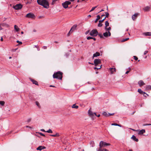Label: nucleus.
<instances>
[{
    "instance_id": "nucleus-1",
    "label": "nucleus",
    "mask_w": 151,
    "mask_h": 151,
    "mask_svg": "<svg viewBox=\"0 0 151 151\" xmlns=\"http://www.w3.org/2000/svg\"><path fill=\"white\" fill-rule=\"evenodd\" d=\"M37 2L39 4L45 8L47 9L49 7V3L47 0H37Z\"/></svg>"
},
{
    "instance_id": "nucleus-2",
    "label": "nucleus",
    "mask_w": 151,
    "mask_h": 151,
    "mask_svg": "<svg viewBox=\"0 0 151 151\" xmlns=\"http://www.w3.org/2000/svg\"><path fill=\"white\" fill-rule=\"evenodd\" d=\"M63 77V73L60 71L55 72L53 75V77L54 78H57L62 80Z\"/></svg>"
},
{
    "instance_id": "nucleus-3",
    "label": "nucleus",
    "mask_w": 151,
    "mask_h": 151,
    "mask_svg": "<svg viewBox=\"0 0 151 151\" xmlns=\"http://www.w3.org/2000/svg\"><path fill=\"white\" fill-rule=\"evenodd\" d=\"M98 32L96 29H94L91 30L90 33V35L91 36L95 37L98 34Z\"/></svg>"
},
{
    "instance_id": "nucleus-4",
    "label": "nucleus",
    "mask_w": 151,
    "mask_h": 151,
    "mask_svg": "<svg viewBox=\"0 0 151 151\" xmlns=\"http://www.w3.org/2000/svg\"><path fill=\"white\" fill-rule=\"evenodd\" d=\"M25 17L28 18L32 19H35V14L32 13H30L27 14Z\"/></svg>"
},
{
    "instance_id": "nucleus-5",
    "label": "nucleus",
    "mask_w": 151,
    "mask_h": 151,
    "mask_svg": "<svg viewBox=\"0 0 151 151\" xmlns=\"http://www.w3.org/2000/svg\"><path fill=\"white\" fill-rule=\"evenodd\" d=\"M70 2L68 1H66L62 4V5L63 7L65 9L67 8L68 7V5L71 4Z\"/></svg>"
},
{
    "instance_id": "nucleus-6",
    "label": "nucleus",
    "mask_w": 151,
    "mask_h": 151,
    "mask_svg": "<svg viewBox=\"0 0 151 151\" xmlns=\"http://www.w3.org/2000/svg\"><path fill=\"white\" fill-rule=\"evenodd\" d=\"M110 144L104 142L103 141H101L99 143V147L100 148H101L102 147H105L106 146H109Z\"/></svg>"
},
{
    "instance_id": "nucleus-7",
    "label": "nucleus",
    "mask_w": 151,
    "mask_h": 151,
    "mask_svg": "<svg viewBox=\"0 0 151 151\" xmlns=\"http://www.w3.org/2000/svg\"><path fill=\"white\" fill-rule=\"evenodd\" d=\"M94 64L95 66H97L99 64L101 63V60L99 59H95L94 61Z\"/></svg>"
},
{
    "instance_id": "nucleus-8",
    "label": "nucleus",
    "mask_w": 151,
    "mask_h": 151,
    "mask_svg": "<svg viewBox=\"0 0 151 151\" xmlns=\"http://www.w3.org/2000/svg\"><path fill=\"white\" fill-rule=\"evenodd\" d=\"M22 7V5L21 4H16L14 7V8L16 10H18L21 9Z\"/></svg>"
},
{
    "instance_id": "nucleus-9",
    "label": "nucleus",
    "mask_w": 151,
    "mask_h": 151,
    "mask_svg": "<svg viewBox=\"0 0 151 151\" xmlns=\"http://www.w3.org/2000/svg\"><path fill=\"white\" fill-rule=\"evenodd\" d=\"M77 25H73L71 27L69 33H68V35L70 32H72L74 30H75L77 27Z\"/></svg>"
},
{
    "instance_id": "nucleus-10",
    "label": "nucleus",
    "mask_w": 151,
    "mask_h": 151,
    "mask_svg": "<svg viewBox=\"0 0 151 151\" xmlns=\"http://www.w3.org/2000/svg\"><path fill=\"white\" fill-rule=\"evenodd\" d=\"M111 33L109 31H108V32H106L103 33V35L104 37H107L109 36H111Z\"/></svg>"
},
{
    "instance_id": "nucleus-11",
    "label": "nucleus",
    "mask_w": 151,
    "mask_h": 151,
    "mask_svg": "<svg viewBox=\"0 0 151 151\" xmlns=\"http://www.w3.org/2000/svg\"><path fill=\"white\" fill-rule=\"evenodd\" d=\"M138 92L141 94H143L144 96L146 97V95H145V94H146L147 96H148V95L146 94L145 92L142 91L141 89H138Z\"/></svg>"
},
{
    "instance_id": "nucleus-12",
    "label": "nucleus",
    "mask_w": 151,
    "mask_h": 151,
    "mask_svg": "<svg viewBox=\"0 0 151 151\" xmlns=\"http://www.w3.org/2000/svg\"><path fill=\"white\" fill-rule=\"evenodd\" d=\"M138 132V134H142L145 132V129H142V130H137Z\"/></svg>"
},
{
    "instance_id": "nucleus-13",
    "label": "nucleus",
    "mask_w": 151,
    "mask_h": 151,
    "mask_svg": "<svg viewBox=\"0 0 151 151\" xmlns=\"http://www.w3.org/2000/svg\"><path fill=\"white\" fill-rule=\"evenodd\" d=\"M138 84L140 87H141L143 85H145V84L142 80H140L138 82Z\"/></svg>"
},
{
    "instance_id": "nucleus-14",
    "label": "nucleus",
    "mask_w": 151,
    "mask_h": 151,
    "mask_svg": "<svg viewBox=\"0 0 151 151\" xmlns=\"http://www.w3.org/2000/svg\"><path fill=\"white\" fill-rule=\"evenodd\" d=\"M46 148V147L44 146H40L37 148V150H39L41 151L42 150L45 149Z\"/></svg>"
},
{
    "instance_id": "nucleus-15",
    "label": "nucleus",
    "mask_w": 151,
    "mask_h": 151,
    "mask_svg": "<svg viewBox=\"0 0 151 151\" xmlns=\"http://www.w3.org/2000/svg\"><path fill=\"white\" fill-rule=\"evenodd\" d=\"M138 14L136 13L132 15V19L134 21L135 20L137 17Z\"/></svg>"
},
{
    "instance_id": "nucleus-16",
    "label": "nucleus",
    "mask_w": 151,
    "mask_h": 151,
    "mask_svg": "<svg viewBox=\"0 0 151 151\" xmlns=\"http://www.w3.org/2000/svg\"><path fill=\"white\" fill-rule=\"evenodd\" d=\"M30 81L32 82V83L34 84H35V85H38V83L37 82L32 78L30 79Z\"/></svg>"
},
{
    "instance_id": "nucleus-17",
    "label": "nucleus",
    "mask_w": 151,
    "mask_h": 151,
    "mask_svg": "<svg viewBox=\"0 0 151 151\" xmlns=\"http://www.w3.org/2000/svg\"><path fill=\"white\" fill-rule=\"evenodd\" d=\"M109 71L111 74H113L114 72H115L116 71V68H110L109 69Z\"/></svg>"
},
{
    "instance_id": "nucleus-18",
    "label": "nucleus",
    "mask_w": 151,
    "mask_h": 151,
    "mask_svg": "<svg viewBox=\"0 0 151 151\" xmlns=\"http://www.w3.org/2000/svg\"><path fill=\"white\" fill-rule=\"evenodd\" d=\"M143 35L146 36H151V33L150 32H145L143 33Z\"/></svg>"
},
{
    "instance_id": "nucleus-19",
    "label": "nucleus",
    "mask_w": 151,
    "mask_h": 151,
    "mask_svg": "<svg viewBox=\"0 0 151 151\" xmlns=\"http://www.w3.org/2000/svg\"><path fill=\"white\" fill-rule=\"evenodd\" d=\"M100 54L99 52H96L95 53L93 54V58L94 57H97L100 55Z\"/></svg>"
},
{
    "instance_id": "nucleus-20",
    "label": "nucleus",
    "mask_w": 151,
    "mask_h": 151,
    "mask_svg": "<svg viewBox=\"0 0 151 151\" xmlns=\"http://www.w3.org/2000/svg\"><path fill=\"white\" fill-rule=\"evenodd\" d=\"M150 7L147 6L144 8V10L145 12H147L150 10Z\"/></svg>"
},
{
    "instance_id": "nucleus-21",
    "label": "nucleus",
    "mask_w": 151,
    "mask_h": 151,
    "mask_svg": "<svg viewBox=\"0 0 151 151\" xmlns=\"http://www.w3.org/2000/svg\"><path fill=\"white\" fill-rule=\"evenodd\" d=\"M131 138L134 141L136 142H137L138 141V139L137 138H136V137L134 135H133L132 137Z\"/></svg>"
},
{
    "instance_id": "nucleus-22",
    "label": "nucleus",
    "mask_w": 151,
    "mask_h": 151,
    "mask_svg": "<svg viewBox=\"0 0 151 151\" xmlns=\"http://www.w3.org/2000/svg\"><path fill=\"white\" fill-rule=\"evenodd\" d=\"M50 136L53 137H58L60 136L59 133H57L55 134H51L50 135Z\"/></svg>"
},
{
    "instance_id": "nucleus-23",
    "label": "nucleus",
    "mask_w": 151,
    "mask_h": 151,
    "mask_svg": "<svg viewBox=\"0 0 151 151\" xmlns=\"http://www.w3.org/2000/svg\"><path fill=\"white\" fill-rule=\"evenodd\" d=\"M14 29L17 32H18L19 30V28L16 25L14 26Z\"/></svg>"
},
{
    "instance_id": "nucleus-24",
    "label": "nucleus",
    "mask_w": 151,
    "mask_h": 151,
    "mask_svg": "<svg viewBox=\"0 0 151 151\" xmlns=\"http://www.w3.org/2000/svg\"><path fill=\"white\" fill-rule=\"evenodd\" d=\"M1 26L3 27H8L9 26L8 24L6 23H3L1 24Z\"/></svg>"
},
{
    "instance_id": "nucleus-25",
    "label": "nucleus",
    "mask_w": 151,
    "mask_h": 151,
    "mask_svg": "<svg viewBox=\"0 0 151 151\" xmlns=\"http://www.w3.org/2000/svg\"><path fill=\"white\" fill-rule=\"evenodd\" d=\"M88 114L90 116H93V113L90 110L88 111Z\"/></svg>"
},
{
    "instance_id": "nucleus-26",
    "label": "nucleus",
    "mask_w": 151,
    "mask_h": 151,
    "mask_svg": "<svg viewBox=\"0 0 151 151\" xmlns=\"http://www.w3.org/2000/svg\"><path fill=\"white\" fill-rule=\"evenodd\" d=\"M109 23L108 21H106L105 22V27H107L108 26H109Z\"/></svg>"
},
{
    "instance_id": "nucleus-27",
    "label": "nucleus",
    "mask_w": 151,
    "mask_h": 151,
    "mask_svg": "<svg viewBox=\"0 0 151 151\" xmlns=\"http://www.w3.org/2000/svg\"><path fill=\"white\" fill-rule=\"evenodd\" d=\"M58 0H53L52 2V4L54 5L56 3V2L58 1Z\"/></svg>"
},
{
    "instance_id": "nucleus-28",
    "label": "nucleus",
    "mask_w": 151,
    "mask_h": 151,
    "mask_svg": "<svg viewBox=\"0 0 151 151\" xmlns=\"http://www.w3.org/2000/svg\"><path fill=\"white\" fill-rule=\"evenodd\" d=\"M102 114L103 115H104V116H108V114L106 112H105V111L104 112L102 113Z\"/></svg>"
},
{
    "instance_id": "nucleus-29",
    "label": "nucleus",
    "mask_w": 151,
    "mask_h": 151,
    "mask_svg": "<svg viewBox=\"0 0 151 151\" xmlns=\"http://www.w3.org/2000/svg\"><path fill=\"white\" fill-rule=\"evenodd\" d=\"M78 106L76 105L75 104H73L72 106V108H75V109H77L78 108Z\"/></svg>"
},
{
    "instance_id": "nucleus-30",
    "label": "nucleus",
    "mask_w": 151,
    "mask_h": 151,
    "mask_svg": "<svg viewBox=\"0 0 151 151\" xmlns=\"http://www.w3.org/2000/svg\"><path fill=\"white\" fill-rule=\"evenodd\" d=\"M98 151H108L106 149H102L101 148H99V149L98 150Z\"/></svg>"
},
{
    "instance_id": "nucleus-31",
    "label": "nucleus",
    "mask_w": 151,
    "mask_h": 151,
    "mask_svg": "<svg viewBox=\"0 0 151 151\" xmlns=\"http://www.w3.org/2000/svg\"><path fill=\"white\" fill-rule=\"evenodd\" d=\"M97 67H95L94 68V69H100L101 67V65L100 66V65H99V66H96Z\"/></svg>"
},
{
    "instance_id": "nucleus-32",
    "label": "nucleus",
    "mask_w": 151,
    "mask_h": 151,
    "mask_svg": "<svg viewBox=\"0 0 151 151\" xmlns=\"http://www.w3.org/2000/svg\"><path fill=\"white\" fill-rule=\"evenodd\" d=\"M111 125H114V126H119L120 127H121V125H119V124H118L116 123H112L111 124Z\"/></svg>"
},
{
    "instance_id": "nucleus-33",
    "label": "nucleus",
    "mask_w": 151,
    "mask_h": 151,
    "mask_svg": "<svg viewBox=\"0 0 151 151\" xmlns=\"http://www.w3.org/2000/svg\"><path fill=\"white\" fill-rule=\"evenodd\" d=\"M5 104L4 101H0V104L2 106H3Z\"/></svg>"
},
{
    "instance_id": "nucleus-34",
    "label": "nucleus",
    "mask_w": 151,
    "mask_h": 151,
    "mask_svg": "<svg viewBox=\"0 0 151 151\" xmlns=\"http://www.w3.org/2000/svg\"><path fill=\"white\" fill-rule=\"evenodd\" d=\"M105 29L106 30V31H108L111 30V27H109L108 28L106 27H105Z\"/></svg>"
},
{
    "instance_id": "nucleus-35",
    "label": "nucleus",
    "mask_w": 151,
    "mask_h": 151,
    "mask_svg": "<svg viewBox=\"0 0 151 151\" xmlns=\"http://www.w3.org/2000/svg\"><path fill=\"white\" fill-rule=\"evenodd\" d=\"M46 132L48 133H52V131L51 129H49L48 130L46 131Z\"/></svg>"
},
{
    "instance_id": "nucleus-36",
    "label": "nucleus",
    "mask_w": 151,
    "mask_h": 151,
    "mask_svg": "<svg viewBox=\"0 0 151 151\" xmlns=\"http://www.w3.org/2000/svg\"><path fill=\"white\" fill-rule=\"evenodd\" d=\"M129 39V38H126L125 39H123L122 40V42H124L125 41H126L128 40Z\"/></svg>"
},
{
    "instance_id": "nucleus-37",
    "label": "nucleus",
    "mask_w": 151,
    "mask_h": 151,
    "mask_svg": "<svg viewBox=\"0 0 151 151\" xmlns=\"http://www.w3.org/2000/svg\"><path fill=\"white\" fill-rule=\"evenodd\" d=\"M105 13L106 14V17L105 18H106V17H108L109 15V13L107 12H105Z\"/></svg>"
},
{
    "instance_id": "nucleus-38",
    "label": "nucleus",
    "mask_w": 151,
    "mask_h": 151,
    "mask_svg": "<svg viewBox=\"0 0 151 151\" xmlns=\"http://www.w3.org/2000/svg\"><path fill=\"white\" fill-rule=\"evenodd\" d=\"M98 35L101 38H103L102 35L101 34H98Z\"/></svg>"
},
{
    "instance_id": "nucleus-39",
    "label": "nucleus",
    "mask_w": 151,
    "mask_h": 151,
    "mask_svg": "<svg viewBox=\"0 0 151 151\" xmlns=\"http://www.w3.org/2000/svg\"><path fill=\"white\" fill-rule=\"evenodd\" d=\"M97 6H96L92 8L90 10V12H91L94 10L95 8H96Z\"/></svg>"
},
{
    "instance_id": "nucleus-40",
    "label": "nucleus",
    "mask_w": 151,
    "mask_h": 151,
    "mask_svg": "<svg viewBox=\"0 0 151 151\" xmlns=\"http://www.w3.org/2000/svg\"><path fill=\"white\" fill-rule=\"evenodd\" d=\"M102 26V24L101 23V22H99V23L98 24V26L99 27H101Z\"/></svg>"
},
{
    "instance_id": "nucleus-41",
    "label": "nucleus",
    "mask_w": 151,
    "mask_h": 151,
    "mask_svg": "<svg viewBox=\"0 0 151 151\" xmlns=\"http://www.w3.org/2000/svg\"><path fill=\"white\" fill-rule=\"evenodd\" d=\"M36 104L38 107H40V105H39V102L38 101H36Z\"/></svg>"
},
{
    "instance_id": "nucleus-42",
    "label": "nucleus",
    "mask_w": 151,
    "mask_h": 151,
    "mask_svg": "<svg viewBox=\"0 0 151 151\" xmlns=\"http://www.w3.org/2000/svg\"><path fill=\"white\" fill-rule=\"evenodd\" d=\"M133 57H134V59L135 60H138V58L137 57H136V56H133Z\"/></svg>"
},
{
    "instance_id": "nucleus-43",
    "label": "nucleus",
    "mask_w": 151,
    "mask_h": 151,
    "mask_svg": "<svg viewBox=\"0 0 151 151\" xmlns=\"http://www.w3.org/2000/svg\"><path fill=\"white\" fill-rule=\"evenodd\" d=\"M17 42L19 44V45H21L22 44V42H21L19 41V40H17Z\"/></svg>"
},
{
    "instance_id": "nucleus-44",
    "label": "nucleus",
    "mask_w": 151,
    "mask_h": 151,
    "mask_svg": "<svg viewBox=\"0 0 151 151\" xmlns=\"http://www.w3.org/2000/svg\"><path fill=\"white\" fill-rule=\"evenodd\" d=\"M93 38V37H87V40H89L91 39H92Z\"/></svg>"
},
{
    "instance_id": "nucleus-45",
    "label": "nucleus",
    "mask_w": 151,
    "mask_h": 151,
    "mask_svg": "<svg viewBox=\"0 0 151 151\" xmlns=\"http://www.w3.org/2000/svg\"><path fill=\"white\" fill-rule=\"evenodd\" d=\"M100 18H101V17L99 15H98L97 16V19L99 20V19H100Z\"/></svg>"
},
{
    "instance_id": "nucleus-46",
    "label": "nucleus",
    "mask_w": 151,
    "mask_h": 151,
    "mask_svg": "<svg viewBox=\"0 0 151 151\" xmlns=\"http://www.w3.org/2000/svg\"><path fill=\"white\" fill-rule=\"evenodd\" d=\"M39 134L40 135H41V136H45V134H43V133H41V132H40V133H39Z\"/></svg>"
},
{
    "instance_id": "nucleus-47",
    "label": "nucleus",
    "mask_w": 151,
    "mask_h": 151,
    "mask_svg": "<svg viewBox=\"0 0 151 151\" xmlns=\"http://www.w3.org/2000/svg\"><path fill=\"white\" fill-rule=\"evenodd\" d=\"M31 118L28 119L27 120V122H29L31 121Z\"/></svg>"
},
{
    "instance_id": "nucleus-48",
    "label": "nucleus",
    "mask_w": 151,
    "mask_h": 151,
    "mask_svg": "<svg viewBox=\"0 0 151 151\" xmlns=\"http://www.w3.org/2000/svg\"><path fill=\"white\" fill-rule=\"evenodd\" d=\"M105 19V18H104L102 20H99V22H101V23L103 22L104 21V20Z\"/></svg>"
},
{
    "instance_id": "nucleus-49",
    "label": "nucleus",
    "mask_w": 151,
    "mask_h": 151,
    "mask_svg": "<svg viewBox=\"0 0 151 151\" xmlns=\"http://www.w3.org/2000/svg\"><path fill=\"white\" fill-rule=\"evenodd\" d=\"M114 113H112V114H110V113H109V114H108V116H112V115H113L114 114Z\"/></svg>"
},
{
    "instance_id": "nucleus-50",
    "label": "nucleus",
    "mask_w": 151,
    "mask_h": 151,
    "mask_svg": "<svg viewBox=\"0 0 151 151\" xmlns=\"http://www.w3.org/2000/svg\"><path fill=\"white\" fill-rule=\"evenodd\" d=\"M148 52V51H145L144 52V54L145 55Z\"/></svg>"
},
{
    "instance_id": "nucleus-51",
    "label": "nucleus",
    "mask_w": 151,
    "mask_h": 151,
    "mask_svg": "<svg viewBox=\"0 0 151 151\" xmlns=\"http://www.w3.org/2000/svg\"><path fill=\"white\" fill-rule=\"evenodd\" d=\"M44 49H47V47L46 46H43L42 47Z\"/></svg>"
},
{
    "instance_id": "nucleus-52",
    "label": "nucleus",
    "mask_w": 151,
    "mask_h": 151,
    "mask_svg": "<svg viewBox=\"0 0 151 151\" xmlns=\"http://www.w3.org/2000/svg\"><path fill=\"white\" fill-rule=\"evenodd\" d=\"M27 128H29L30 129H32V128L31 127H30V126H27L26 127Z\"/></svg>"
},
{
    "instance_id": "nucleus-53",
    "label": "nucleus",
    "mask_w": 151,
    "mask_h": 151,
    "mask_svg": "<svg viewBox=\"0 0 151 151\" xmlns=\"http://www.w3.org/2000/svg\"><path fill=\"white\" fill-rule=\"evenodd\" d=\"M129 70H127L125 74H127L129 72Z\"/></svg>"
},
{
    "instance_id": "nucleus-54",
    "label": "nucleus",
    "mask_w": 151,
    "mask_h": 151,
    "mask_svg": "<svg viewBox=\"0 0 151 151\" xmlns=\"http://www.w3.org/2000/svg\"><path fill=\"white\" fill-rule=\"evenodd\" d=\"M41 130L42 132H46V131H45V130L44 129H41Z\"/></svg>"
},
{
    "instance_id": "nucleus-55",
    "label": "nucleus",
    "mask_w": 151,
    "mask_h": 151,
    "mask_svg": "<svg viewBox=\"0 0 151 151\" xmlns=\"http://www.w3.org/2000/svg\"><path fill=\"white\" fill-rule=\"evenodd\" d=\"M1 24H0V30H2V28L1 27Z\"/></svg>"
},
{
    "instance_id": "nucleus-56",
    "label": "nucleus",
    "mask_w": 151,
    "mask_h": 151,
    "mask_svg": "<svg viewBox=\"0 0 151 151\" xmlns=\"http://www.w3.org/2000/svg\"><path fill=\"white\" fill-rule=\"evenodd\" d=\"M98 20H99L97 19H96L95 20V23H96L97 22Z\"/></svg>"
},
{
    "instance_id": "nucleus-57",
    "label": "nucleus",
    "mask_w": 151,
    "mask_h": 151,
    "mask_svg": "<svg viewBox=\"0 0 151 151\" xmlns=\"http://www.w3.org/2000/svg\"><path fill=\"white\" fill-rule=\"evenodd\" d=\"M50 87H55V86L51 85H50Z\"/></svg>"
},
{
    "instance_id": "nucleus-58",
    "label": "nucleus",
    "mask_w": 151,
    "mask_h": 151,
    "mask_svg": "<svg viewBox=\"0 0 151 151\" xmlns=\"http://www.w3.org/2000/svg\"><path fill=\"white\" fill-rule=\"evenodd\" d=\"M3 38L1 37V41H3Z\"/></svg>"
},
{
    "instance_id": "nucleus-59",
    "label": "nucleus",
    "mask_w": 151,
    "mask_h": 151,
    "mask_svg": "<svg viewBox=\"0 0 151 151\" xmlns=\"http://www.w3.org/2000/svg\"><path fill=\"white\" fill-rule=\"evenodd\" d=\"M93 40H94L95 41L96 40V39L95 38L93 37V38L92 39Z\"/></svg>"
},
{
    "instance_id": "nucleus-60",
    "label": "nucleus",
    "mask_w": 151,
    "mask_h": 151,
    "mask_svg": "<svg viewBox=\"0 0 151 151\" xmlns=\"http://www.w3.org/2000/svg\"><path fill=\"white\" fill-rule=\"evenodd\" d=\"M132 129V130H133V131H137V130H135L134 129Z\"/></svg>"
},
{
    "instance_id": "nucleus-61",
    "label": "nucleus",
    "mask_w": 151,
    "mask_h": 151,
    "mask_svg": "<svg viewBox=\"0 0 151 151\" xmlns=\"http://www.w3.org/2000/svg\"><path fill=\"white\" fill-rule=\"evenodd\" d=\"M128 69L129 70V71L131 70V68H129Z\"/></svg>"
},
{
    "instance_id": "nucleus-62",
    "label": "nucleus",
    "mask_w": 151,
    "mask_h": 151,
    "mask_svg": "<svg viewBox=\"0 0 151 151\" xmlns=\"http://www.w3.org/2000/svg\"><path fill=\"white\" fill-rule=\"evenodd\" d=\"M100 114H99L98 115H97L96 116H98V117H99L100 116Z\"/></svg>"
},
{
    "instance_id": "nucleus-63",
    "label": "nucleus",
    "mask_w": 151,
    "mask_h": 151,
    "mask_svg": "<svg viewBox=\"0 0 151 151\" xmlns=\"http://www.w3.org/2000/svg\"><path fill=\"white\" fill-rule=\"evenodd\" d=\"M103 11H104V10L103 9H102L99 12H101Z\"/></svg>"
},
{
    "instance_id": "nucleus-64",
    "label": "nucleus",
    "mask_w": 151,
    "mask_h": 151,
    "mask_svg": "<svg viewBox=\"0 0 151 151\" xmlns=\"http://www.w3.org/2000/svg\"><path fill=\"white\" fill-rule=\"evenodd\" d=\"M88 17H91V15H88Z\"/></svg>"
}]
</instances>
